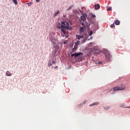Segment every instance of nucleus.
<instances>
[{
  "mask_svg": "<svg viewBox=\"0 0 130 130\" xmlns=\"http://www.w3.org/2000/svg\"><path fill=\"white\" fill-rule=\"evenodd\" d=\"M76 39H78V40H80V39H83V43H85L86 42V40L88 39V38L89 37V35H87V32L85 31V29H84L83 27H80V30H79V35H76Z\"/></svg>",
  "mask_w": 130,
  "mask_h": 130,
  "instance_id": "1",
  "label": "nucleus"
},
{
  "mask_svg": "<svg viewBox=\"0 0 130 130\" xmlns=\"http://www.w3.org/2000/svg\"><path fill=\"white\" fill-rule=\"evenodd\" d=\"M67 29L69 30H72V27L70 26V24L69 22L62 21L61 24V30L64 35H66V31H67Z\"/></svg>",
  "mask_w": 130,
  "mask_h": 130,
  "instance_id": "2",
  "label": "nucleus"
},
{
  "mask_svg": "<svg viewBox=\"0 0 130 130\" xmlns=\"http://www.w3.org/2000/svg\"><path fill=\"white\" fill-rule=\"evenodd\" d=\"M123 90H125V86L123 85H121L120 86H118L113 88L114 92H117V91H123Z\"/></svg>",
  "mask_w": 130,
  "mask_h": 130,
  "instance_id": "3",
  "label": "nucleus"
},
{
  "mask_svg": "<svg viewBox=\"0 0 130 130\" xmlns=\"http://www.w3.org/2000/svg\"><path fill=\"white\" fill-rule=\"evenodd\" d=\"M105 56L107 59H110V57H111V56L108 51L106 52Z\"/></svg>",
  "mask_w": 130,
  "mask_h": 130,
  "instance_id": "4",
  "label": "nucleus"
},
{
  "mask_svg": "<svg viewBox=\"0 0 130 130\" xmlns=\"http://www.w3.org/2000/svg\"><path fill=\"white\" fill-rule=\"evenodd\" d=\"M86 18H87V14H85L82 15L81 16L80 19L82 20V21H83V22H85V21L87 20Z\"/></svg>",
  "mask_w": 130,
  "mask_h": 130,
  "instance_id": "5",
  "label": "nucleus"
},
{
  "mask_svg": "<svg viewBox=\"0 0 130 130\" xmlns=\"http://www.w3.org/2000/svg\"><path fill=\"white\" fill-rule=\"evenodd\" d=\"M80 55H83V53L82 52H79L77 53H75V57H78V56H80Z\"/></svg>",
  "mask_w": 130,
  "mask_h": 130,
  "instance_id": "6",
  "label": "nucleus"
},
{
  "mask_svg": "<svg viewBox=\"0 0 130 130\" xmlns=\"http://www.w3.org/2000/svg\"><path fill=\"white\" fill-rule=\"evenodd\" d=\"M99 9H100V5L98 4V5H94V9L95 10H99Z\"/></svg>",
  "mask_w": 130,
  "mask_h": 130,
  "instance_id": "7",
  "label": "nucleus"
},
{
  "mask_svg": "<svg viewBox=\"0 0 130 130\" xmlns=\"http://www.w3.org/2000/svg\"><path fill=\"white\" fill-rule=\"evenodd\" d=\"M99 104H100L99 102H95L90 104L89 106L91 107V106H94L95 105H99Z\"/></svg>",
  "mask_w": 130,
  "mask_h": 130,
  "instance_id": "8",
  "label": "nucleus"
},
{
  "mask_svg": "<svg viewBox=\"0 0 130 130\" xmlns=\"http://www.w3.org/2000/svg\"><path fill=\"white\" fill-rule=\"evenodd\" d=\"M99 104H100L99 102H95L90 104L89 106L91 107V106H94L95 105H99Z\"/></svg>",
  "mask_w": 130,
  "mask_h": 130,
  "instance_id": "9",
  "label": "nucleus"
},
{
  "mask_svg": "<svg viewBox=\"0 0 130 130\" xmlns=\"http://www.w3.org/2000/svg\"><path fill=\"white\" fill-rule=\"evenodd\" d=\"M114 24H115V25H118L120 24V21H119V20H115Z\"/></svg>",
  "mask_w": 130,
  "mask_h": 130,
  "instance_id": "10",
  "label": "nucleus"
},
{
  "mask_svg": "<svg viewBox=\"0 0 130 130\" xmlns=\"http://www.w3.org/2000/svg\"><path fill=\"white\" fill-rule=\"evenodd\" d=\"M6 76H7V77H11V76H12V75H13V74L10 73V72H9V71H7L6 73Z\"/></svg>",
  "mask_w": 130,
  "mask_h": 130,
  "instance_id": "11",
  "label": "nucleus"
},
{
  "mask_svg": "<svg viewBox=\"0 0 130 130\" xmlns=\"http://www.w3.org/2000/svg\"><path fill=\"white\" fill-rule=\"evenodd\" d=\"M77 48H78V45H74V48L72 49L73 51H76V50H77Z\"/></svg>",
  "mask_w": 130,
  "mask_h": 130,
  "instance_id": "12",
  "label": "nucleus"
},
{
  "mask_svg": "<svg viewBox=\"0 0 130 130\" xmlns=\"http://www.w3.org/2000/svg\"><path fill=\"white\" fill-rule=\"evenodd\" d=\"M58 14H59V11H57L55 13V15H54V17H55V16H56L57 15H58Z\"/></svg>",
  "mask_w": 130,
  "mask_h": 130,
  "instance_id": "13",
  "label": "nucleus"
},
{
  "mask_svg": "<svg viewBox=\"0 0 130 130\" xmlns=\"http://www.w3.org/2000/svg\"><path fill=\"white\" fill-rule=\"evenodd\" d=\"M81 25L83 26V27L84 28H86V24H85V23H84V22H82Z\"/></svg>",
  "mask_w": 130,
  "mask_h": 130,
  "instance_id": "14",
  "label": "nucleus"
},
{
  "mask_svg": "<svg viewBox=\"0 0 130 130\" xmlns=\"http://www.w3.org/2000/svg\"><path fill=\"white\" fill-rule=\"evenodd\" d=\"M13 3L15 4V5H17L18 4V2H17V0H13Z\"/></svg>",
  "mask_w": 130,
  "mask_h": 130,
  "instance_id": "15",
  "label": "nucleus"
},
{
  "mask_svg": "<svg viewBox=\"0 0 130 130\" xmlns=\"http://www.w3.org/2000/svg\"><path fill=\"white\" fill-rule=\"evenodd\" d=\"M51 42H53V43H54V41H55V39H51Z\"/></svg>",
  "mask_w": 130,
  "mask_h": 130,
  "instance_id": "16",
  "label": "nucleus"
},
{
  "mask_svg": "<svg viewBox=\"0 0 130 130\" xmlns=\"http://www.w3.org/2000/svg\"><path fill=\"white\" fill-rule=\"evenodd\" d=\"M79 44H80V41H77V42L75 43V45L78 46Z\"/></svg>",
  "mask_w": 130,
  "mask_h": 130,
  "instance_id": "17",
  "label": "nucleus"
},
{
  "mask_svg": "<svg viewBox=\"0 0 130 130\" xmlns=\"http://www.w3.org/2000/svg\"><path fill=\"white\" fill-rule=\"evenodd\" d=\"M114 27H115L114 23L111 25V28H114Z\"/></svg>",
  "mask_w": 130,
  "mask_h": 130,
  "instance_id": "18",
  "label": "nucleus"
},
{
  "mask_svg": "<svg viewBox=\"0 0 130 130\" xmlns=\"http://www.w3.org/2000/svg\"><path fill=\"white\" fill-rule=\"evenodd\" d=\"M51 66H52V64L51 63V62H50L49 63H48V67L50 68V67H51Z\"/></svg>",
  "mask_w": 130,
  "mask_h": 130,
  "instance_id": "19",
  "label": "nucleus"
},
{
  "mask_svg": "<svg viewBox=\"0 0 130 130\" xmlns=\"http://www.w3.org/2000/svg\"><path fill=\"white\" fill-rule=\"evenodd\" d=\"M112 10V9L111 8V7H108L107 8V11H111Z\"/></svg>",
  "mask_w": 130,
  "mask_h": 130,
  "instance_id": "20",
  "label": "nucleus"
},
{
  "mask_svg": "<svg viewBox=\"0 0 130 130\" xmlns=\"http://www.w3.org/2000/svg\"><path fill=\"white\" fill-rule=\"evenodd\" d=\"M57 28L58 29H61V25L59 26V25H57Z\"/></svg>",
  "mask_w": 130,
  "mask_h": 130,
  "instance_id": "21",
  "label": "nucleus"
},
{
  "mask_svg": "<svg viewBox=\"0 0 130 130\" xmlns=\"http://www.w3.org/2000/svg\"><path fill=\"white\" fill-rule=\"evenodd\" d=\"M92 34H93V31H90L89 32V36H91V35H92Z\"/></svg>",
  "mask_w": 130,
  "mask_h": 130,
  "instance_id": "22",
  "label": "nucleus"
},
{
  "mask_svg": "<svg viewBox=\"0 0 130 130\" xmlns=\"http://www.w3.org/2000/svg\"><path fill=\"white\" fill-rule=\"evenodd\" d=\"M72 8H73V7H72V6L69 7L68 9V11H70V10H71Z\"/></svg>",
  "mask_w": 130,
  "mask_h": 130,
  "instance_id": "23",
  "label": "nucleus"
},
{
  "mask_svg": "<svg viewBox=\"0 0 130 130\" xmlns=\"http://www.w3.org/2000/svg\"><path fill=\"white\" fill-rule=\"evenodd\" d=\"M91 15H92V18H95L96 17V15H95L94 14H92Z\"/></svg>",
  "mask_w": 130,
  "mask_h": 130,
  "instance_id": "24",
  "label": "nucleus"
},
{
  "mask_svg": "<svg viewBox=\"0 0 130 130\" xmlns=\"http://www.w3.org/2000/svg\"><path fill=\"white\" fill-rule=\"evenodd\" d=\"M27 5H28V7H30V6H31L32 5V3H27Z\"/></svg>",
  "mask_w": 130,
  "mask_h": 130,
  "instance_id": "25",
  "label": "nucleus"
},
{
  "mask_svg": "<svg viewBox=\"0 0 130 130\" xmlns=\"http://www.w3.org/2000/svg\"><path fill=\"white\" fill-rule=\"evenodd\" d=\"M52 64H55V61H52Z\"/></svg>",
  "mask_w": 130,
  "mask_h": 130,
  "instance_id": "26",
  "label": "nucleus"
},
{
  "mask_svg": "<svg viewBox=\"0 0 130 130\" xmlns=\"http://www.w3.org/2000/svg\"><path fill=\"white\" fill-rule=\"evenodd\" d=\"M37 3H39L40 2V0H36Z\"/></svg>",
  "mask_w": 130,
  "mask_h": 130,
  "instance_id": "27",
  "label": "nucleus"
},
{
  "mask_svg": "<svg viewBox=\"0 0 130 130\" xmlns=\"http://www.w3.org/2000/svg\"><path fill=\"white\" fill-rule=\"evenodd\" d=\"M71 56H72V57L75 56V54H72L71 55Z\"/></svg>",
  "mask_w": 130,
  "mask_h": 130,
  "instance_id": "28",
  "label": "nucleus"
},
{
  "mask_svg": "<svg viewBox=\"0 0 130 130\" xmlns=\"http://www.w3.org/2000/svg\"><path fill=\"white\" fill-rule=\"evenodd\" d=\"M86 103H87V101H85L84 102V104H85Z\"/></svg>",
  "mask_w": 130,
  "mask_h": 130,
  "instance_id": "29",
  "label": "nucleus"
},
{
  "mask_svg": "<svg viewBox=\"0 0 130 130\" xmlns=\"http://www.w3.org/2000/svg\"><path fill=\"white\" fill-rule=\"evenodd\" d=\"M127 108H130V107H127Z\"/></svg>",
  "mask_w": 130,
  "mask_h": 130,
  "instance_id": "30",
  "label": "nucleus"
},
{
  "mask_svg": "<svg viewBox=\"0 0 130 130\" xmlns=\"http://www.w3.org/2000/svg\"><path fill=\"white\" fill-rule=\"evenodd\" d=\"M110 107H108V109H109Z\"/></svg>",
  "mask_w": 130,
  "mask_h": 130,
  "instance_id": "31",
  "label": "nucleus"
},
{
  "mask_svg": "<svg viewBox=\"0 0 130 130\" xmlns=\"http://www.w3.org/2000/svg\"><path fill=\"white\" fill-rule=\"evenodd\" d=\"M59 25H60V24L59 23H58Z\"/></svg>",
  "mask_w": 130,
  "mask_h": 130,
  "instance_id": "32",
  "label": "nucleus"
},
{
  "mask_svg": "<svg viewBox=\"0 0 130 130\" xmlns=\"http://www.w3.org/2000/svg\"><path fill=\"white\" fill-rule=\"evenodd\" d=\"M99 64H100V62H99Z\"/></svg>",
  "mask_w": 130,
  "mask_h": 130,
  "instance_id": "33",
  "label": "nucleus"
}]
</instances>
